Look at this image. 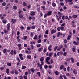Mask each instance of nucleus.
Returning a JSON list of instances; mask_svg holds the SVG:
<instances>
[{
  "instance_id": "obj_55",
  "label": "nucleus",
  "mask_w": 79,
  "mask_h": 79,
  "mask_svg": "<svg viewBox=\"0 0 79 79\" xmlns=\"http://www.w3.org/2000/svg\"><path fill=\"white\" fill-rule=\"evenodd\" d=\"M57 48H58V46H56L54 48V51H56V49H57Z\"/></svg>"
},
{
  "instance_id": "obj_12",
  "label": "nucleus",
  "mask_w": 79,
  "mask_h": 79,
  "mask_svg": "<svg viewBox=\"0 0 79 79\" xmlns=\"http://www.w3.org/2000/svg\"><path fill=\"white\" fill-rule=\"evenodd\" d=\"M73 44H74L75 45L77 46L78 45V42L77 43L76 41H73Z\"/></svg>"
},
{
  "instance_id": "obj_32",
  "label": "nucleus",
  "mask_w": 79,
  "mask_h": 79,
  "mask_svg": "<svg viewBox=\"0 0 79 79\" xmlns=\"http://www.w3.org/2000/svg\"><path fill=\"white\" fill-rule=\"evenodd\" d=\"M7 22V21L5 20H2V23H3V24H6Z\"/></svg>"
},
{
  "instance_id": "obj_10",
  "label": "nucleus",
  "mask_w": 79,
  "mask_h": 79,
  "mask_svg": "<svg viewBox=\"0 0 79 79\" xmlns=\"http://www.w3.org/2000/svg\"><path fill=\"white\" fill-rule=\"evenodd\" d=\"M71 37V35H69L67 38V40H70Z\"/></svg>"
},
{
  "instance_id": "obj_37",
  "label": "nucleus",
  "mask_w": 79,
  "mask_h": 79,
  "mask_svg": "<svg viewBox=\"0 0 79 79\" xmlns=\"http://www.w3.org/2000/svg\"><path fill=\"white\" fill-rule=\"evenodd\" d=\"M45 34H48V30H46L45 32Z\"/></svg>"
},
{
  "instance_id": "obj_13",
  "label": "nucleus",
  "mask_w": 79,
  "mask_h": 79,
  "mask_svg": "<svg viewBox=\"0 0 79 79\" xmlns=\"http://www.w3.org/2000/svg\"><path fill=\"white\" fill-rule=\"evenodd\" d=\"M16 19H12L11 21V22H12V24H13L15 22H16Z\"/></svg>"
},
{
  "instance_id": "obj_56",
  "label": "nucleus",
  "mask_w": 79,
  "mask_h": 79,
  "mask_svg": "<svg viewBox=\"0 0 79 79\" xmlns=\"http://www.w3.org/2000/svg\"><path fill=\"white\" fill-rule=\"evenodd\" d=\"M41 39H39L37 41V43H41Z\"/></svg>"
},
{
  "instance_id": "obj_22",
  "label": "nucleus",
  "mask_w": 79,
  "mask_h": 79,
  "mask_svg": "<svg viewBox=\"0 0 79 79\" xmlns=\"http://www.w3.org/2000/svg\"><path fill=\"white\" fill-rule=\"evenodd\" d=\"M53 52H51L48 54V55L50 57H52V55H53Z\"/></svg>"
},
{
  "instance_id": "obj_62",
  "label": "nucleus",
  "mask_w": 79,
  "mask_h": 79,
  "mask_svg": "<svg viewBox=\"0 0 79 79\" xmlns=\"http://www.w3.org/2000/svg\"><path fill=\"white\" fill-rule=\"evenodd\" d=\"M51 21H52V22H55V19L53 18H52L51 19Z\"/></svg>"
},
{
  "instance_id": "obj_6",
  "label": "nucleus",
  "mask_w": 79,
  "mask_h": 79,
  "mask_svg": "<svg viewBox=\"0 0 79 79\" xmlns=\"http://www.w3.org/2000/svg\"><path fill=\"white\" fill-rule=\"evenodd\" d=\"M73 74L75 75H76L77 74V71L76 69H74L73 70Z\"/></svg>"
},
{
  "instance_id": "obj_60",
  "label": "nucleus",
  "mask_w": 79,
  "mask_h": 79,
  "mask_svg": "<svg viewBox=\"0 0 79 79\" xmlns=\"http://www.w3.org/2000/svg\"><path fill=\"white\" fill-rule=\"evenodd\" d=\"M66 54H67V52H65L63 53V55L64 56H66Z\"/></svg>"
},
{
  "instance_id": "obj_7",
  "label": "nucleus",
  "mask_w": 79,
  "mask_h": 79,
  "mask_svg": "<svg viewBox=\"0 0 79 79\" xmlns=\"http://www.w3.org/2000/svg\"><path fill=\"white\" fill-rule=\"evenodd\" d=\"M20 36H19V35H18V36H17L16 39L17 40V42H20V39H19V38H20Z\"/></svg>"
},
{
  "instance_id": "obj_45",
  "label": "nucleus",
  "mask_w": 79,
  "mask_h": 79,
  "mask_svg": "<svg viewBox=\"0 0 79 79\" xmlns=\"http://www.w3.org/2000/svg\"><path fill=\"white\" fill-rule=\"evenodd\" d=\"M13 8L14 10H16L17 9V7L16 6H13Z\"/></svg>"
},
{
  "instance_id": "obj_23",
  "label": "nucleus",
  "mask_w": 79,
  "mask_h": 79,
  "mask_svg": "<svg viewBox=\"0 0 79 79\" xmlns=\"http://www.w3.org/2000/svg\"><path fill=\"white\" fill-rule=\"evenodd\" d=\"M7 52V49H4L3 50V53H4L5 54L6 53V52Z\"/></svg>"
},
{
  "instance_id": "obj_8",
  "label": "nucleus",
  "mask_w": 79,
  "mask_h": 79,
  "mask_svg": "<svg viewBox=\"0 0 79 79\" xmlns=\"http://www.w3.org/2000/svg\"><path fill=\"white\" fill-rule=\"evenodd\" d=\"M47 15L48 16H50L52 15V11H49L47 13Z\"/></svg>"
},
{
  "instance_id": "obj_17",
  "label": "nucleus",
  "mask_w": 79,
  "mask_h": 79,
  "mask_svg": "<svg viewBox=\"0 0 79 79\" xmlns=\"http://www.w3.org/2000/svg\"><path fill=\"white\" fill-rule=\"evenodd\" d=\"M70 60H71V61L72 62V63H74V58H73L71 57Z\"/></svg>"
},
{
  "instance_id": "obj_36",
  "label": "nucleus",
  "mask_w": 79,
  "mask_h": 79,
  "mask_svg": "<svg viewBox=\"0 0 79 79\" xmlns=\"http://www.w3.org/2000/svg\"><path fill=\"white\" fill-rule=\"evenodd\" d=\"M30 35L31 37H33V36H34V34H33L32 32H31L30 33Z\"/></svg>"
},
{
  "instance_id": "obj_51",
  "label": "nucleus",
  "mask_w": 79,
  "mask_h": 79,
  "mask_svg": "<svg viewBox=\"0 0 79 79\" xmlns=\"http://www.w3.org/2000/svg\"><path fill=\"white\" fill-rule=\"evenodd\" d=\"M70 68L69 67V66H68L67 67V71H68V72H69V71Z\"/></svg>"
},
{
  "instance_id": "obj_5",
  "label": "nucleus",
  "mask_w": 79,
  "mask_h": 79,
  "mask_svg": "<svg viewBox=\"0 0 79 79\" xmlns=\"http://www.w3.org/2000/svg\"><path fill=\"white\" fill-rule=\"evenodd\" d=\"M30 15L31 16H34L35 15V12L33 11H31Z\"/></svg>"
},
{
  "instance_id": "obj_4",
  "label": "nucleus",
  "mask_w": 79,
  "mask_h": 79,
  "mask_svg": "<svg viewBox=\"0 0 79 79\" xmlns=\"http://www.w3.org/2000/svg\"><path fill=\"white\" fill-rule=\"evenodd\" d=\"M19 56L20 59H21V60H24V58L23 57V55H22V54H20L19 55Z\"/></svg>"
},
{
  "instance_id": "obj_64",
  "label": "nucleus",
  "mask_w": 79,
  "mask_h": 79,
  "mask_svg": "<svg viewBox=\"0 0 79 79\" xmlns=\"http://www.w3.org/2000/svg\"><path fill=\"white\" fill-rule=\"evenodd\" d=\"M77 66H79V62H77L76 64Z\"/></svg>"
},
{
  "instance_id": "obj_54",
  "label": "nucleus",
  "mask_w": 79,
  "mask_h": 79,
  "mask_svg": "<svg viewBox=\"0 0 79 79\" xmlns=\"http://www.w3.org/2000/svg\"><path fill=\"white\" fill-rule=\"evenodd\" d=\"M70 60H71V59L68 58L66 59V61H70Z\"/></svg>"
},
{
  "instance_id": "obj_38",
  "label": "nucleus",
  "mask_w": 79,
  "mask_h": 79,
  "mask_svg": "<svg viewBox=\"0 0 79 79\" xmlns=\"http://www.w3.org/2000/svg\"><path fill=\"white\" fill-rule=\"evenodd\" d=\"M37 35H35L34 37L33 38V39L36 40V39H37Z\"/></svg>"
},
{
  "instance_id": "obj_59",
  "label": "nucleus",
  "mask_w": 79,
  "mask_h": 79,
  "mask_svg": "<svg viewBox=\"0 0 79 79\" xmlns=\"http://www.w3.org/2000/svg\"><path fill=\"white\" fill-rule=\"evenodd\" d=\"M65 19L66 20V19H68V20H69V18L68 17V16H66L65 17Z\"/></svg>"
},
{
  "instance_id": "obj_9",
  "label": "nucleus",
  "mask_w": 79,
  "mask_h": 79,
  "mask_svg": "<svg viewBox=\"0 0 79 79\" xmlns=\"http://www.w3.org/2000/svg\"><path fill=\"white\" fill-rule=\"evenodd\" d=\"M4 32L5 34H9L8 30H5L4 31Z\"/></svg>"
},
{
  "instance_id": "obj_25",
  "label": "nucleus",
  "mask_w": 79,
  "mask_h": 79,
  "mask_svg": "<svg viewBox=\"0 0 79 79\" xmlns=\"http://www.w3.org/2000/svg\"><path fill=\"white\" fill-rule=\"evenodd\" d=\"M77 17V15H73L72 16V18L73 19H75V18H76Z\"/></svg>"
},
{
  "instance_id": "obj_61",
  "label": "nucleus",
  "mask_w": 79,
  "mask_h": 79,
  "mask_svg": "<svg viewBox=\"0 0 79 79\" xmlns=\"http://www.w3.org/2000/svg\"><path fill=\"white\" fill-rule=\"evenodd\" d=\"M34 58L35 59H36V58H37V54H35V55Z\"/></svg>"
},
{
  "instance_id": "obj_24",
  "label": "nucleus",
  "mask_w": 79,
  "mask_h": 79,
  "mask_svg": "<svg viewBox=\"0 0 79 79\" xmlns=\"http://www.w3.org/2000/svg\"><path fill=\"white\" fill-rule=\"evenodd\" d=\"M64 67V65H62L61 66H60V70H62Z\"/></svg>"
},
{
  "instance_id": "obj_30",
  "label": "nucleus",
  "mask_w": 79,
  "mask_h": 79,
  "mask_svg": "<svg viewBox=\"0 0 79 79\" xmlns=\"http://www.w3.org/2000/svg\"><path fill=\"white\" fill-rule=\"evenodd\" d=\"M31 71L32 73H34V71H35V69H34V68H31Z\"/></svg>"
},
{
  "instance_id": "obj_27",
  "label": "nucleus",
  "mask_w": 79,
  "mask_h": 79,
  "mask_svg": "<svg viewBox=\"0 0 79 79\" xmlns=\"http://www.w3.org/2000/svg\"><path fill=\"white\" fill-rule=\"evenodd\" d=\"M55 73L56 74V75H59V74H60V73H59V72L57 71H56L55 72Z\"/></svg>"
},
{
  "instance_id": "obj_18",
  "label": "nucleus",
  "mask_w": 79,
  "mask_h": 79,
  "mask_svg": "<svg viewBox=\"0 0 79 79\" xmlns=\"http://www.w3.org/2000/svg\"><path fill=\"white\" fill-rule=\"evenodd\" d=\"M18 71L17 70H14V73H15V74L18 75Z\"/></svg>"
},
{
  "instance_id": "obj_48",
  "label": "nucleus",
  "mask_w": 79,
  "mask_h": 79,
  "mask_svg": "<svg viewBox=\"0 0 79 79\" xmlns=\"http://www.w3.org/2000/svg\"><path fill=\"white\" fill-rule=\"evenodd\" d=\"M67 42H68V41H67V40H65L64 41V44H67Z\"/></svg>"
},
{
  "instance_id": "obj_21",
  "label": "nucleus",
  "mask_w": 79,
  "mask_h": 79,
  "mask_svg": "<svg viewBox=\"0 0 79 79\" xmlns=\"http://www.w3.org/2000/svg\"><path fill=\"white\" fill-rule=\"evenodd\" d=\"M22 12H23V11H22V10L21 9H19L18 11V14L19 15H20V14H21V13Z\"/></svg>"
},
{
  "instance_id": "obj_50",
  "label": "nucleus",
  "mask_w": 79,
  "mask_h": 79,
  "mask_svg": "<svg viewBox=\"0 0 79 79\" xmlns=\"http://www.w3.org/2000/svg\"><path fill=\"white\" fill-rule=\"evenodd\" d=\"M20 29L22 30H23V29H25L24 27L21 26L20 27Z\"/></svg>"
},
{
  "instance_id": "obj_26",
  "label": "nucleus",
  "mask_w": 79,
  "mask_h": 79,
  "mask_svg": "<svg viewBox=\"0 0 79 79\" xmlns=\"http://www.w3.org/2000/svg\"><path fill=\"white\" fill-rule=\"evenodd\" d=\"M44 57H42L40 59V61L41 62L42 61H43L44 60Z\"/></svg>"
},
{
  "instance_id": "obj_11",
  "label": "nucleus",
  "mask_w": 79,
  "mask_h": 79,
  "mask_svg": "<svg viewBox=\"0 0 79 79\" xmlns=\"http://www.w3.org/2000/svg\"><path fill=\"white\" fill-rule=\"evenodd\" d=\"M49 60H50V58L48 57H47L46 59L45 62L48 61Z\"/></svg>"
},
{
  "instance_id": "obj_3",
  "label": "nucleus",
  "mask_w": 79,
  "mask_h": 79,
  "mask_svg": "<svg viewBox=\"0 0 79 79\" xmlns=\"http://www.w3.org/2000/svg\"><path fill=\"white\" fill-rule=\"evenodd\" d=\"M56 30L54 29H52L51 31V34H53L55 33H56Z\"/></svg>"
},
{
  "instance_id": "obj_15",
  "label": "nucleus",
  "mask_w": 79,
  "mask_h": 79,
  "mask_svg": "<svg viewBox=\"0 0 79 79\" xmlns=\"http://www.w3.org/2000/svg\"><path fill=\"white\" fill-rule=\"evenodd\" d=\"M7 65L8 66H9L10 67H11V63H9V62H8L7 63Z\"/></svg>"
},
{
  "instance_id": "obj_57",
  "label": "nucleus",
  "mask_w": 79,
  "mask_h": 79,
  "mask_svg": "<svg viewBox=\"0 0 79 79\" xmlns=\"http://www.w3.org/2000/svg\"><path fill=\"white\" fill-rule=\"evenodd\" d=\"M27 30H30L31 29V27H28L27 28Z\"/></svg>"
},
{
  "instance_id": "obj_34",
  "label": "nucleus",
  "mask_w": 79,
  "mask_h": 79,
  "mask_svg": "<svg viewBox=\"0 0 79 79\" xmlns=\"http://www.w3.org/2000/svg\"><path fill=\"white\" fill-rule=\"evenodd\" d=\"M42 50H43V48H40L38 50V52H40V51Z\"/></svg>"
},
{
  "instance_id": "obj_33",
  "label": "nucleus",
  "mask_w": 79,
  "mask_h": 79,
  "mask_svg": "<svg viewBox=\"0 0 79 79\" xmlns=\"http://www.w3.org/2000/svg\"><path fill=\"white\" fill-rule=\"evenodd\" d=\"M23 6H27V4L25 2H23Z\"/></svg>"
},
{
  "instance_id": "obj_19",
  "label": "nucleus",
  "mask_w": 79,
  "mask_h": 79,
  "mask_svg": "<svg viewBox=\"0 0 79 79\" xmlns=\"http://www.w3.org/2000/svg\"><path fill=\"white\" fill-rule=\"evenodd\" d=\"M19 18H20V19H21V18H22L23 17V15L22 14H19Z\"/></svg>"
},
{
  "instance_id": "obj_41",
  "label": "nucleus",
  "mask_w": 79,
  "mask_h": 79,
  "mask_svg": "<svg viewBox=\"0 0 79 79\" xmlns=\"http://www.w3.org/2000/svg\"><path fill=\"white\" fill-rule=\"evenodd\" d=\"M36 47L38 48L40 47H41V44H37L36 45Z\"/></svg>"
},
{
  "instance_id": "obj_20",
  "label": "nucleus",
  "mask_w": 79,
  "mask_h": 79,
  "mask_svg": "<svg viewBox=\"0 0 79 79\" xmlns=\"http://www.w3.org/2000/svg\"><path fill=\"white\" fill-rule=\"evenodd\" d=\"M35 27H36V26H35V25H33V26H31V29H35Z\"/></svg>"
},
{
  "instance_id": "obj_47",
  "label": "nucleus",
  "mask_w": 79,
  "mask_h": 79,
  "mask_svg": "<svg viewBox=\"0 0 79 79\" xmlns=\"http://www.w3.org/2000/svg\"><path fill=\"white\" fill-rule=\"evenodd\" d=\"M31 49H34V45H33V44H31Z\"/></svg>"
},
{
  "instance_id": "obj_40",
  "label": "nucleus",
  "mask_w": 79,
  "mask_h": 79,
  "mask_svg": "<svg viewBox=\"0 0 79 79\" xmlns=\"http://www.w3.org/2000/svg\"><path fill=\"white\" fill-rule=\"evenodd\" d=\"M16 60H17L18 62L19 63L21 61L20 60V59H19V58L18 57H17L16 58Z\"/></svg>"
},
{
  "instance_id": "obj_31",
  "label": "nucleus",
  "mask_w": 79,
  "mask_h": 79,
  "mask_svg": "<svg viewBox=\"0 0 79 79\" xmlns=\"http://www.w3.org/2000/svg\"><path fill=\"white\" fill-rule=\"evenodd\" d=\"M40 10H41L40 7H39L37 8V11L38 13H39V12H40Z\"/></svg>"
},
{
  "instance_id": "obj_28",
  "label": "nucleus",
  "mask_w": 79,
  "mask_h": 79,
  "mask_svg": "<svg viewBox=\"0 0 79 79\" xmlns=\"http://www.w3.org/2000/svg\"><path fill=\"white\" fill-rule=\"evenodd\" d=\"M41 8L43 9V10H45V6H41Z\"/></svg>"
},
{
  "instance_id": "obj_2",
  "label": "nucleus",
  "mask_w": 79,
  "mask_h": 79,
  "mask_svg": "<svg viewBox=\"0 0 79 79\" xmlns=\"http://www.w3.org/2000/svg\"><path fill=\"white\" fill-rule=\"evenodd\" d=\"M63 77L64 78V79H66L67 78L66 76L64 75L63 76V75L62 74H60V75L59 79H63Z\"/></svg>"
},
{
  "instance_id": "obj_42",
  "label": "nucleus",
  "mask_w": 79,
  "mask_h": 79,
  "mask_svg": "<svg viewBox=\"0 0 79 79\" xmlns=\"http://www.w3.org/2000/svg\"><path fill=\"white\" fill-rule=\"evenodd\" d=\"M25 68H26V66H23L22 67V69H24Z\"/></svg>"
},
{
  "instance_id": "obj_39",
  "label": "nucleus",
  "mask_w": 79,
  "mask_h": 79,
  "mask_svg": "<svg viewBox=\"0 0 79 79\" xmlns=\"http://www.w3.org/2000/svg\"><path fill=\"white\" fill-rule=\"evenodd\" d=\"M23 78L24 79H27V76L24 75L23 76Z\"/></svg>"
},
{
  "instance_id": "obj_43",
  "label": "nucleus",
  "mask_w": 79,
  "mask_h": 79,
  "mask_svg": "<svg viewBox=\"0 0 79 79\" xmlns=\"http://www.w3.org/2000/svg\"><path fill=\"white\" fill-rule=\"evenodd\" d=\"M47 52V49L44 48L43 50V53H45Z\"/></svg>"
},
{
  "instance_id": "obj_53",
  "label": "nucleus",
  "mask_w": 79,
  "mask_h": 79,
  "mask_svg": "<svg viewBox=\"0 0 79 79\" xmlns=\"http://www.w3.org/2000/svg\"><path fill=\"white\" fill-rule=\"evenodd\" d=\"M25 76H27L28 75V72H26L25 73Z\"/></svg>"
},
{
  "instance_id": "obj_63",
  "label": "nucleus",
  "mask_w": 79,
  "mask_h": 79,
  "mask_svg": "<svg viewBox=\"0 0 79 79\" xmlns=\"http://www.w3.org/2000/svg\"><path fill=\"white\" fill-rule=\"evenodd\" d=\"M2 6H5L6 5V3L3 2L2 4Z\"/></svg>"
},
{
  "instance_id": "obj_35",
  "label": "nucleus",
  "mask_w": 79,
  "mask_h": 79,
  "mask_svg": "<svg viewBox=\"0 0 79 79\" xmlns=\"http://www.w3.org/2000/svg\"><path fill=\"white\" fill-rule=\"evenodd\" d=\"M52 6L53 7H55V6H56V4L54 2H53L52 3Z\"/></svg>"
},
{
  "instance_id": "obj_14",
  "label": "nucleus",
  "mask_w": 79,
  "mask_h": 79,
  "mask_svg": "<svg viewBox=\"0 0 79 79\" xmlns=\"http://www.w3.org/2000/svg\"><path fill=\"white\" fill-rule=\"evenodd\" d=\"M27 59H28L29 60H30V59H31V56L30 55H27Z\"/></svg>"
},
{
  "instance_id": "obj_52",
  "label": "nucleus",
  "mask_w": 79,
  "mask_h": 79,
  "mask_svg": "<svg viewBox=\"0 0 79 79\" xmlns=\"http://www.w3.org/2000/svg\"><path fill=\"white\" fill-rule=\"evenodd\" d=\"M65 25H66V23H63L61 25V26L62 27H63V26H65Z\"/></svg>"
},
{
  "instance_id": "obj_44",
  "label": "nucleus",
  "mask_w": 79,
  "mask_h": 79,
  "mask_svg": "<svg viewBox=\"0 0 79 79\" xmlns=\"http://www.w3.org/2000/svg\"><path fill=\"white\" fill-rule=\"evenodd\" d=\"M23 38L24 40H26V39H27V36H23Z\"/></svg>"
},
{
  "instance_id": "obj_49",
  "label": "nucleus",
  "mask_w": 79,
  "mask_h": 79,
  "mask_svg": "<svg viewBox=\"0 0 79 79\" xmlns=\"http://www.w3.org/2000/svg\"><path fill=\"white\" fill-rule=\"evenodd\" d=\"M72 51L73 52H76V49H75V48H72Z\"/></svg>"
},
{
  "instance_id": "obj_16",
  "label": "nucleus",
  "mask_w": 79,
  "mask_h": 79,
  "mask_svg": "<svg viewBox=\"0 0 79 79\" xmlns=\"http://www.w3.org/2000/svg\"><path fill=\"white\" fill-rule=\"evenodd\" d=\"M63 47V45H60V46L59 48L57 49V51H59Z\"/></svg>"
},
{
  "instance_id": "obj_29",
  "label": "nucleus",
  "mask_w": 79,
  "mask_h": 79,
  "mask_svg": "<svg viewBox=\"0 0 79 79\" xmlns=\"http://www.w3.org/2000/svg\"><path fill=\"white\" fill-rule=\"evenodd\" d=\"M9 71H10V69H6V73L7 74H9Z\"/></svg>"
},
{
  "instance_id": "obj_1",
  "label": "nucleus",
  "mask_w": 79,
  "mask_h": 79,
  "mask_svg": "<svg viewBox=\"0 0 79 79\" xmlns=\"http://www.w3.org/2000/svg\"><path fill=\"white\" fill-rule=\"evenodd\" d=\"M16 50H14V51L13 50H11L10 52V55H13V54L15 55H16Z\"/></svg>"
},
{
  "instance_id": "obj_58",
  "label": "nucleus",
  "mask_w": 79,
  "mask_h": 79,
  "mask_svg": "<svg viewBox=\"0 0 79 79\" xmlns=\"http://www.w3.org/2000/svg\"><path fill=\"white\" fill-rule=\"evenodd\" d=\"M37 74L39 76V77L40 76V72H38L37 73Z\"/></svg>"
},
{
  "instance_id": "obj_46",
  "label": "nucleus",
  "mask_w": 79,
  "mask_h": 79,
  "mask_svg": "<svg viewBox=\"0 0 79 79\" xmlns=\"http://www.w3.org/2000/svg\"><path fill=\"white\" fill-rule=\"evenodd\" d=\"M60 32H58V33L57 34V37H60Z\"/></svg>"
}]
</instances>
